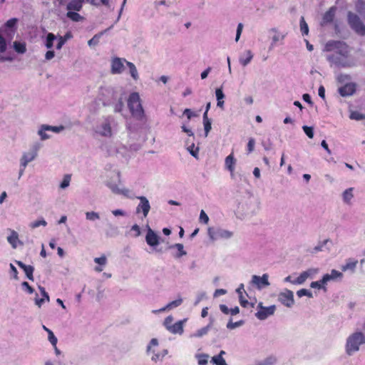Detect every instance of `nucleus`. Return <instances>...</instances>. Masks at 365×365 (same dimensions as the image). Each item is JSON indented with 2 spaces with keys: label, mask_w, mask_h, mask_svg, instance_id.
<instances>
[{
  "label": "nucleus",
  "mask_w": 365,
  "mask_h": 365,
  "mask_svg": "<svg viewBox=\"0 0 365 365\" xmlns=\"http://www.w3.org/2000/svg\"><path fill=\"white\" fill-rule=\"evenodd\" d=\"M43 128L46 130H53L54 132H58L62 128V127L59 128L56 126L45 125L43 126Z\"/></svg>",
  "instance_id": "obj_58"
},
{
  "label": "nucleus",
  "mask_w": 365,
  "mask_h": 365,
  "mask_svg": "<svg viewBox=\"0 0 365 365\" xmlns=\"http://www.w3.org/2000/svg\"><path fill=\"white\" fill-rule=\"evenodd\" d=\"M208 355L200 354L197 356V362L199 365H206L208 361Z\"/></svg>",
  "instance_id": "obj_40"
},
{
  "label": "nucleus",
  "mask_w": 365,
  "mask_h": 365,
  "mask_svg": "<svg viewBox=\"0 0 365 365\" xmlns=\"http://www.w3.org/2000/svg\"><path fill=\"white\" fill-rule=\"evenodd\" d=\"M125 63H126L128 67L129 68L130 73V76H132V78L135 81L138 80V71H137L135 66L133 63L129 62V61H125Z\"/></svg>",
  "instance_id": "obj_27"
},
{
  "label": "nucleus",
  "mask_w": 365,
  "mask_h": 365,
  "mask_svg": "<svg viewBox=\"0 0 365 365\" xmlns=\"http://www.w3.org/2000/svg\"><path fill=\"white\" fill-rule=\"evenodd\" d=\"M341 276L342 274L340 272L335 269H332L330 274H326L323 276L322 282L327 283L331 279H334L336 278L341 277Z\"/></svg>",
  "instance_id": "obj_18"
},
{
  "label": "nucleus",
  "mask_w": 365,
  "mask_h": 365,
  "mask_svg": "<svg viewBox=\"0 0 365 365\" xmlns=\"http://www.w3.org/2000/svg\"><path fill=\"white\" fill-rule=\"evenodd\" d=\"M17 23V19L15 18L8 20L5 24V29H1L2 32L5 34L7 37L12 38L15 33V26Z\"/></svg>",
  "instance_id": "obj_9"
},
{
  "label": "nucleus",
  "mask_w": 365,
  "mask_h": 365,
  "mask_svg": "<svg viewBox=\"0 0 365 365\" xmlns=\"http://www.w3.org/2000/svg\"><path fill=\"white\" fill-rule=\"evenodd\" d=\"M336 12V8L332 6L329 8V9L325 12L323 16L322 21L324 24H329L331 23L334 19Z\"/></svg>",
  "instance_id": "obj_17"
},
{
  "label": "nucleus",
  "mask_w": 365,
  "mask_h": 365,
  "mask_svg": "<svg viewBox=\"0 0 365 365\" xmlns=\"http://www.w3.org/2000/svg\"><path fill=\"white\" fill-rule=\"evenodd\" d=\"M47 225V222L43 220H36L34 222H32L31 224H30V227L32 228V229H34V228H36L41 225L42 226H46Z\"/></svg>",
  "instance_id": "obj_42"
},
{
  "label": "nucleus",
  "mask_w": 365,
  "mask_h": 365,
  "mask_svg": "<svg viewBox=\"0 0 365 365\" xmlns=\"http://www.w3.org/2000/svg\"><path fill=\"white\" fill-rule=\"evenodd\" d=\"M348 22L351 28L361 36L365 35V25L361 21L360 18L352 12L348 14Z\"/></svg>",
  "instance_id": "obj_4"
},
{
  "label": "nucleus",
  "mask_w": 365,
  "mask_h": 365,
  "mask_svg": "<svg viewBox=\"0 0 365 365\" xmlns=\"http://www.w3.org/2000/svg\"><path fill=\"white\" fill-rule=\"evenodd\" d=\"M169 331L173 334H181L183 331L182 322L181 321L177 322L169 328Z\"/></svg>",
  "instance_id": "obj_23"
},
{
  "label": "nucleus",
  "mask_w": 365,
  "mask_h": 365,
  "mask_svg": "<svg viewBox=\"0 0 365 365\" xmlns=\"http://www.w3.org/2000/svg\"><path fill=\"white\" fill-rule=\"evenodd\" d=\"M210 329V325L208 324L207 326L202 327L200 329L197 330V331L195 334V336L197 337H201L203 335L207 334Z\"/></svg>",
  "instance_id": "obj_41"
},
{
  "label": "nucleus",
  "mask_w": 365,
  "mask_h": 365,
  "mask_svg": "<svg viewBox=\"0 0 365 365\" xmlns=\"http://www.w3.org/2000/svg\"><path fill=\"white\" fill-rule=\"evenodd\" d=\"M173 318L171 316L167 317L163 322L164 326L169 331V328H170L173 325Z\"/></svg>",
  "instance_id": "obj_49"
},
{
  "label": "nucleus",
  "mask_w": 365,
  "mask_h": 365,
  "mask_svg": "<svg viewBox=\"0 0 365 365\" xmlns=\"http://www.w3.org/2000/svg\"><path fill=\"white\" fill-rule=\"evenodd\" d=\"M70 181H71V175H64V178H63L61 183L60 184V187L63 188V189L67 187L70 184Z\"/></svg>",
  "instance_id": "obj_44"
},
{
  "label": "nucleus",
  "mask_w": 365,
  "mask_h": 365,
  "mask_svg": "<svg viewBox=\"0 0 365 365\" xmlns=\"http://www.w3.org/2000/svg\"><path fill=\"white\" fill-rule=\"evenodd\" d=\"M278 300L284 306L291 307L294 303V294L291 290L286 289L278 295Z\"/></svg>",
  "instance_id": "obj_5"
},
{
  "label": "nucleus",
  "mask_w": 365,
  "mask_h": 365,
  "mask_svg": "<svg viewBox=\"0 0 365 365\" xmlns=\"http://www.w3.org/2000/svg\"><path fill=\"white\" fill-rule=\"evenodd\" d=\"M350 118L351 119H354V120H361L363 119L364 116L362 114L358 113V112H353L351 113L350 115Z\"/></svg>",
  "instance_id": "obj_55"
},
{
  "label": "nucleus",
  "mask_w": 365,
  "mask_h": 365,
  "mask_svg": "<svg viewBox=\"0 0 365 365\" xmlns=\"http://www.w3.org/2000/svg\"><path fill=\"white\" fill-rule=\"evenodd\" d=\"M86 217L88 220H91V221H94V220H98L100 218L98 213L93 212V211L87 212L86 213Z\"/></svg>",
  "instance_id": "obj_39"
},
{
  "label": "nucleus",
  "mask_w": 365,
  "mask_h": 365,
  "mask_svg": "<svg viewBox=\"0 0 365 365\" xmlns=\"http://www.w3.org/2000/svg\"><path fill=\"white\" fill-rule=\"evenodd\" d=\"M131 230L135 232V236L138 237L140 235V229L138 225H134L131 227Z\"/></svg>",
  "instance_id": "obj_61"
},
{
  "label": "nucleus",
  "mask_w": 365,
  "mask_h": 365,
  "mask_svg": "<svg viewBox=\"0 0 365 365\" xmlns=\"http://www.w3.org/2000/svg\"><path fill=\"white\" fill-rule=\"evenodd\" d=\"M6 50V42L2 35V30L0 29V53H4Z\"/></svg>",
  "instance_id": "obj_38"
},
{
  "label": "nucleus",
  "mask_w": 365,
  "mask_h": 365,
  "mask_svg": "<svg viewBox=\"0 0 365 365\" xmlns=\"http://www.w3.org/2000/svg\"><path fill=\"white\" fill-rule=\"evenodd\" d=\"M324 283L322 282V279L319 281H315V282H312L311 284H310V287L312 288H317V289H321L323 287V284Z\"/></svg>",
  "instance_id": "obj_52"
},
{
  "label": "nucleus",
  "mask_w": 365,
  "mask_h": 365,
  "mask_svg": "<svg viewBox=\"0 0 365 365\" xmlns=\"http://www.w3.org/2000/svg\"><path fill=\"white\" fill-rule=\"evenodd\" d=\"M276 362V359L274 356L267 357L259 365H273Z\"/></svg>",
  "instance_id": "obj_50"
},
{
  "label": "nucleus",
  "mask_w": 365,
  "mask_h": 365,
  "mask_svg": "<svg viewBox=\"0 0 365 365\" xmlns=\"http://www.w3.org/2000/svg\"><path fill=\"white\" fill-rule=\"evenodd\" d=\"M297 294L299 297H302L303 296H307L308 297H312V294L310 291L306 289H301L297 292Z\"/></svg>",
  "instance_id": "obj_43"
},
{
  "label": "nucleus",
  "mask_w": 365,
  "mask_h": 365,
  "mask_svg": "<svg viewBox=\"0 0 365 365\" xmlns=\"http://www.w3.org/2000/svg\"><path fill=\"white\" fill-rule=\"evenodd\" d=\"M175 247L179 251V257L183 256L186 255V252L184 251V247L182 244L178 243L175 245Z\"/></svg>",
  "instance_id": "obj_53"
},
{
  "label": "nucleus",
  "mask_w": 365,
  "mask_h": 365,
  "mask_svg": "<svg viewBox=\"0 0 365 365\" xmlns=\"http://www.w3.org/2000/svg\"><path fill=\"white\" fill-rule=\"evenodd\" d=\"M54 56H55V53H54V51H52V50H49V51H48L46 53V54H45V58H46V60H51V59H52V58L54 57Z\"/></svg>",
  "instance_id": "obj_62"
},
{
  "label": "nucleus",
  "mask_w": 365,
  "mask_h": 365,
  "mask_svg": "<svg viewBox=\"0 0 365 365\" xmlns=\"http://www.w3.org/2000/svg\"><path fill=\"white\" fill-rule=\"evenodd\" d=\"M225 354V351H221L218 355L212 358V362L216 365H227L225 360L222 357V355Z\"/></svg>",
  "instance_id": "obj_21"
},
{
  "label": "nucleus",
  "mask_w": 365,
  "mask_h": 365,
  "mask_svg": "<svg viewBox=\"0 0 365 365\" xmlns=\"http://www.w3.org/2000/svg\"><path fill=\"white\" fill-rule=\"evenodd\" d=\"M252 282L255 284L258 288H262L269 285L268 275L267 274H264L262 277L254 275L252 277Z\"/></svg>",
  "instance_id": "obj_13"
},
{
  "label": "nucleus",
  "mask_w": 365,
  "mask_h": 365,
  "mask_svg": "<svg viewBox=\"0 0 365 365\" xmlns=\"http://www.w3.org/2000/svg\"><path fill=\"white\" fill-rule=\"evenodd\" d=\"M56 39V36L53 33H48L46 36L45 46L47 48L51 49L53 46V41Z\"/></svg>",
  "instance_id": "obj_29"
},
{
  "label": "nucleus",
  "mask_w": 365,
  "mask_h": 365,
  "mask_svg": "<svg viewBox=\"0 0 365 365\" xmlns=\"http://www.w3.org/2000/svg\"><path fill=\"white\" fill-rule=\"evenodd\" d=\"M34 155L31 153H25L21 159V166L25 168L27 165V164L31 162L34 158Z\"/></svg>",
  "instance_id": "obj_28"
},
{
  "label": "nucleus",
  "mask_w": 365,
  "mask_h": 365,
  "mask_svg": "<svg viewBox=\"0 0 365 365\" xmlns=\"http://www.w3.org/2000/svg\"><path fill=\"white\" fill-rule=\"evenodd\" d=\"M339 94L343 96H349L353 95L356 91V85L353 83H346L343 86L339 88Z\"/></svg>",
  "instance_id": "obj_10"
},
{
  "label": "nucleus",
  "mask_w": 365,
  "mask_h": 365,
  "mask_svg": "<svg viewBox=\"0 0 365 365\" xmlns=\"http://www.w3.org/2000/svg\"><path fill=\"white\" fill-rule=\"evenodd\" d=\"M358 263V261L353 259H349L346 262V263L342 266V271L345 272L346 270H351L354 271L356 267V264Z\"/></svg>",
  "instance_id": "obj_22"
},
{
  "label": "nucleus",
  "mask_w": 365,
  "mask_h": 365,
  "mask_svg": "<svg viewBox=\"0 0 365 365\" xmlns=\"http://www.w3.org/2000/svg\"><path fill=\"white\" fill-rule=\"evenodd\" d=\"M14 48L15 51L19 53H24L26 51V44L24 43L15 41L14 43Z\"/></svg>",
  "instance_id": "obj_32"
},
{
  "label": "nucleus",
  "mask_w": 365,
  "mask_h": 365,
  "mask_svg": "<svg viewBox=\"0 0 365 365\" xmlns=\"http://www.w3.org/2000/svg\"><path fill=\"white\" fill-rule=\"evenodd\" d=\"M272 32H274V36H272V45L275 44L277 42H278L280 40H283L284 38V35H282L279 34L275 29H272L271 30Z\"/></svg>",
  "instance_id": "obj_36"
},
{
  "label": "nucleus",
  "mask_w": 365,
  "mask_h": 365,
  "mask_svg": "<svg viewBox=\"0 0 365 365\" xmlns=\"http://www.w3.org/2000/svg\"><path fill=\"white\" fill-rule=\"evenodd\" d=\"M202 118L205 136H207L209 132L212 128L211 120L208 118V115H207L206 113H204Z\"/></svg>",
  "instance_id": "obj_24"
},
{
  "label": "nucleus",
  "mask_w": 365,
  "mask_h": 365,
  "mask_svg": "<svg viewBox=\"0 0 365 365\" xmlns=\"http://www.w3.org/2000/svg\"><path fill=\"white\" fill-rule=\"evenodd\" d=\"M66 16L76 22L80 21L83 19L78 13L73 11H68L66 14Z\"/></svg>",
  "instance_id": "obj_30"
},
{
  "label": "nucleus",
  "mask_w": 365,
  "mask_h": 365,
  "mask_svg": "<svg viewBox=\"0 0 365 365\" xmlns=\"http://www.w3.org/2000/svg\"><path fill=\"white\" fill-rule=\"evenodd\" d=\"M72 38V34L70 31L67 32L64 36H59L58 43L56 44V49L60 50L66 42Z\"/></svg>",
  "instance_id": "obj_20"
},
{
  "label": "nucleus",
  "mask_w": 365,
  "mask_h": 365,
  "mask_svg": "<svg viewBox=\"0 0 365 365\" xmlns=\"http://www.w3.org/2000/svg\"><path fill=\"white\" fill-rule=\"evenodd\" d=\"M48 339L51 342L52 346L56 349V350L58 351L57 348H56V344H57L58 340L52 331H48Z\"/></svg>",
  "instance_id": "obj_37"
},
{
  "label": "nucleus",
  "mask_w": 365,
  "mask_h": 365,
  "mask_svg": "<svg viewBox=\"0 0 365 365\" xmlns=\"http://www.w3.org/2000/svg\"><path fill=\"white\" fill-rule=\"evenodd\" d=\"M259 306L260 307V309L256 313V317L260 320H264L268 317L274 314L276 309L274 305L264 307L259 304Z\"/></svg>",
  "instance_id": "obj_7"
},
{
  "label": "nucleus",
  "mask_w": 365,
  "mask_h": 365,
  "mask_svg": "<svg viewBox=\"0 0 365 365\" xmlns=\"http://www.w3.org/2000/svg\"><path fill=\"white\" fill-rule=\"evenodd\" d=\"M317 269H309L307 271H304L302 272L299 276L292 282V283L297 284H303L310 275L317 273Z\"/></svg>",
  "instance_id": "obj_12"
},
{
  "label": "nucleus",
  "mask_w": 365,
  "mask_h": 365,
  "mask_svg": "<svg viewBox=\"0 0 365 365\" xmlns=\"http://www.w3.org/2000/svg\"><path fill=\"white\" fill-rule=\"evenodd\" d=\"M243 29L242 24L240 23L237 26L235 41H237L240 37Z\"/></svg>",
  "instance_id": "obj_56"
},
{
  "label": "nucleus",
  "mask_w": 365,
  "mask_h": 365,
  "mask_svg": "<svg viewBox=\"0 0 365 365\" xmlns=\"http://www.w3.org/2000/svg\"><path fill=\"white\" fill-rule=\"evenodd\" d=\"M166 354H167V351L166 350L164 351V354H154L152 356V360L155 361H157L161 359Z\"/></svg>",
  "instance_id": "obj_60"
},
{
  "label": "nucleus",
  "mask_w": 365,
  "mask_h": 365,
  "mask_svg": "<svg viewBox=\"0 0 365 365\" xmlns=\"http://www.w3.org/2000/svg\"><path fill=\"white\" fill-rule=\"evenodd\" d=\"M125 59L115 57L111 61V73L113 74L121 73L124 69V62Z\"/></svg>",
  "instance_id": "obj_8"
},
{
  "label": "nucleus",
  "mask_w": 365,
  "mask_h": 365,
  "mask_svg": "<svg viewBox=\"0 0 365 365\" xmlns=\"http://www.w3.org/2000/svg\"><path fill=\"white\" fill-rule=\"evenodd\" d=\"M215 95L217 100V106L222 108L224 105L223 98H225L222 89L221 88H217L215 91Z\"/></svg>",
  "instance_id": "obj_25"
},
{
  "label": "nucleus",
  "mask_w": 365,
  "mask_h": 365,
  "mask_svg": "<svg viewBox=\"0 0 365 365\" xmlns=\"http://www.w3.org/2000/svg\"><path fill=\"white\" fill-rule=\"evenodd\" d=\"M324 51L327 52H334L328 55L327 59L334 64H340L343 58L349 56L350 48L346 43L341 41L330 40L324 46Z\"/></svg>",
  "instance_id": "obj_1"
},
{
  "label": "nucleus",
  "mask_w": 365,
  "mask_h": 365,
  "mask_svg": "<svg viewBox=\"0 0 365 365\" xmlns=\"http://www.w3.org/2000/svg\"><path fill=\"white\" fill-rule=\"evenodd\" d=\"M16 263L20 268H21L24 271L27 278L29 280L33 281L34 280L33 273L34 271V267L31 265H26L24 263H23L21 261H16Z\"/></svg>",
  "instance_id": "obj_14"
},
{
  "label": "nucleus",
  "mask_w": 365,
  "mask_h": 365,
  "mask_svg": "<svg viewBox=\"0 0 365 365\" xmlns=\"http://www.w3.org/2000/svg\"><path fill=\"white\" fill-rule=\"evenodd\" d=\"M300 30L302 35H307L309 33V27L304 17H302L300 19Z\"/></svg>",
  "instance_id": "obj_34"
},
{
  "label": "nucleus",
  "mask_w": 365,
  "mask_h": 365,
  "mask_svg": "<svg viewBox=\"0 0 365 365\" xmlns=\"http://www.w3.org/2000/svg\"><path fill=\"white\" fill-rule=\"evenodd\" d=\"M123 108V102L121 99L119 100L118 103L115 106V111L120 112Z\"/></svg>",
  "instance_id": "obj_59"
},
{
  "label": "nucleus",
  "mask_w": 365,
  "mask_h": 365,
  "mask_svg": "<svg viewBox=\"0 0 365 365\" xmlns=\"http://www.w3.org/2000/svg\"><path fill=\"white\" fill-rule=\"evenodd\" d=\"M85 0H72L66 6L68 11H79L82 9Z\"/></svg>",
  "instance_id": "obj_16"
},
{
  "label": "nucleus",
  "mask_w": 365,
  "mask_h": 365,
  "mask_svg": "<svg viewBox=\"0 0 365 365\" xmlns=\"http://www.w3.org/2000/svg\"><path fill=\"white\" fill-rule=\"evenodd\" d=\"M365 344V336L361 331H356L351 334L346 344V351L349 355H351L354 352L359 349V346Z\"/></svg>",
  "instance_id": "obj_3"
},
{
  "label": "nucleus",
  "mask_w": 365,
  "mask_h": 365,
  "mask_svg": "<svg viewBox=\"0 0 365 365\" xmlns=\"http://www.w3.org/2000/svg\"><path fill=\"white\" fill-rule=\"evenodd\" d=\"M158 345V341L157 339H152L150 341L149 345L148 346L147 351L149 352L151 350L152 346H156Z\"/></svg>",
  "instance_id": "obj_57"
},
{
  "label": "nucleus",
  "mask_w": 365,
  "mask_h": 365,
  "mask_svg": "<svg viewBox=\"0 0 365 365\" xmlns=\"http://www.w3.org/2000/svg\"><path fill=\"white\" fill-rule=\"evenodd\" d=\"M99 36L98 35H95L91 39H90L88 42V45L89 46H94V45H96L98 44V41H99Z\"/></svg>",
  "instance_id": "obj_54"
},
{
  "label": "nucleus",
  "mask_w": 365,
  "mask_h": 365,
  "mask_svg": "<svg viewBox=\"0 0 365 365\" xmlns=\"http://www.w3.org/2000/svg\"><path fill=\"white\" fill-rule=\"evenodd\" d=\"M255 145V139L252 138H250L248 143H247V150L248 153H250L254 150Z\"/></svg>",
  "instance_id": "obj_48"
},
{
  "label": "nucleus",
  "mask_w": 365,
  "mask_h": 365,
  "mask_svg": "<svg viewBox=\"0 0 365 365\" xmlns=\"http://www.w3.org/2000/svg\"><path fill=\"white\" fill-rule=\"evenodd\" d=\"M145 240L148 245L151 247L157 246L159 244V237L150 228L147 232Z\"/></svg>",
  "instance_id": "obj_11"
},
{
  "label": "nucleus",
  "mask_w": 365,
  "mask_h": 365,
  "mask_svg": "<svg viewBox=\"0 0 365 365\" xmlns=\"http://www.w3.org/2000/svg\"><path fill=\"white\" fill-rule=\"evenodd\" d=\"M22 286L26 289L29 293L32 294L34 289L29 285L27 282H24Z\"/></svg>",
  "instance_id": "obj_63"
},
{
  "label": "nucleus",
  "mask_w": 365,
  "mask_h": 365,
  "mask_svg": "<svg viewBox=\"0 0 365 365\" xmlns=\"http://www.w3.org/2000/svg\"><path fill=\"white\" fill-rule=\"evenodd\" d=\"M101 135L106 137H110L112 135L111 126L109 122H106L102 125V131Z\"/></svg>",
  "instance_id": "obj_26"
},
{
  "label": "nucleus",
  "mask_w": 365,
  "mask_h": 365,
  "mask_svg": "<svg viewBox=\"0 0 365 365\" xmlns=\"http://www.w3.org/2000/svg\"><path fill=\"white\" fill-rule=\"evenodd\" d=\"M352 191H353V188L350 187V188L346 189L344 192V193H343V199H344V202H346L347 203H349L350 202V200L353 197Z\"/></svg>",
  "instance_id": "obj_33"
},
{
  "label": "nucleus",
  "mask_w": 365,
  "mask_h": 365,
  "mask_svg": "<svg viewBox=\"0 0 365 365\" xmlns=\"http://www.w3.org/2000/svg\"><path fill=\"white\" fill-rule=\"evenodd\" d=\"M253 54L250 50L245 51L243 56L240 58V62L243 66H247L252 59Z\"/></svg>",
  "instance_id": "obj_19"
},
{
  "label": "nucleus",
  "mask_w": 365,
  "mask_h": 365,
  "mask_svg": "<svg viewBox=\"0 0 365 365\" xmlns=\"http://www.w3.org/2000/svg\"><path fill=\"white\" fill-rule=\"evenodd\" d=\"M128 107L133 118L142 120L145 118L144 110L140 103V96L138 93H132L128 99Z\"/></svg>",
  "instance_id": "obj_2"
},
{
  "label": "nucleus",
  "mask_w": 365,
  "mask_h": 365,
  "mask_svg": "<svg viewBox=\"0 0 365 365\" xmlns=\"http://www.w3.org/2000/svg\"><path fill=\"white\" fill-rule=\"evenodd\" d=\"M243 324H244L243 320H240V321H238L236 322H229L227 324V327L230 329H233L236 327H238L242 325Z\"/></svg>",
  "instance_id": "obj_47"
},
{
  "label": "nucleus",
  "mask_w": 365,
  "mask_h": 365,
  "mask_svg": "<svg viewBox=\"0 0 365 365\" xmlns=\"http://www.w3.org/2000/svg\"><path fill=\"white\" fill-rule=\"evenodd\" d=\"M199 220L201 223L205 225H207L209 222V217L203 210H202L200 212Z\"/></svg>",
  "instance_id": "obj_46"
},
{
  "label": "nucleus",
  "mask_w": 365,
  "mask_h": 365,
  "mask_svg": "<svg viewBox=\"0 0 365 365\" xmlns=\"http://www.w3.org/2000/svg\"><path fill=\"white\" fill-rule=\"evenodd\" d=\"M140 200V203L136 207V212L140 213L143 212V217H146L148 215V212L150 210V205L148 199L144 196H140L138 197Z\"/></svg>",
  "instance_id": "obj_6"
},
{
  "label": "nucleus",
  "mask_w": 365,
  "mask_h": 365,
  "mask_svg": "<svg viewBox=\"0 0 365 365\" xmlns=\"http://www.w3.org/2000/svg\"><path fill=\"white\" fill-rule=\"evenodd\" d=\"M302 129H303L304 132L306 133V135L309 138H313V137H314V129H313L312 127H309V126H307V125H304L302 127Z\"/></svg>",
  "instance_id": "obj_45"
},
{
  "label": "nucleus",
  "mask_w": 365,
  "mask_h": 365,
  "mask_svg": "<svg viewBox=\"0 0 365 365\" xmlns=\"http://www.w3.org/2000/svg\"><path fill=\"white\" fill-rule=\"evenodd\" d=\"M94 262L99 265H105L107 262V259L105 256H102L101 257H96Z\"/></svg>",
  "instance_id": "obj_51"
},
{
  "label": "nucleus",
  "mask_w": 365,
  "mask_h": 365,
  "mask_svg": "<svg viewBox=\"0 0 365 365\" xmlns=\"http://www.w3.org/2000/svg\"><path fill=\"white\" fill-rule=\"evenodd\" d=\"M235 163L236 160L234 157L233 153H232L231 154L226 157L225 161L226 168L230 172L232 175L235 171Z\"/></svg>",
  "instance_id": "obj_15"
},
{
  "label": "nucleus",
  "mask_w": 365,
  "mask_h": 365,
  "mask_svg": "<svg viewBox=\"0 0 365 365\" xmlns=\"http://www.w3.org/2000/svg\"><path fill=\"white\" fill-rule=\"evenodd\" d=\"M19 240V236L16 232L12 231L11 235L7 237L8 242L14 248L16 247V243Z\"/></svg>",
  "instance_id": "obj_31"
},
{
  "label": "nucleus",
  "mask_w": 365,
  "mask_h": 365,
  "mask_svg": "<svg viewBox=\"0 0 365 365\" xmlns=\"http://www.w3.org/2000/svg\"><path fill=\"white\" fill-rule=\"evenodd\" d=\"M182 302V299L181 298L177 299L174 301L170 302L168 303L165 308L162 309L161 310H165V309H173L174 307H177L180 306Z\"/></svg>",
  "instance_id": "obj_35"
},
{
  "label": "nucleus",
  "mask_w": 365,
  "mask_h": 365,
  "mask_svg": "<svg viewBox=\"0 0 365 365\" xmlns=\"http://www.w3.org/2000/svg\"><path fill=\"white\" fill-rule=\"evenodd\" d=\"M220 309L221 310V312L222 313H224L225 314H230V309L225 305V304H220Z\"/></svg>",
  "instance_id": "obj_64"
}]
</instances>
